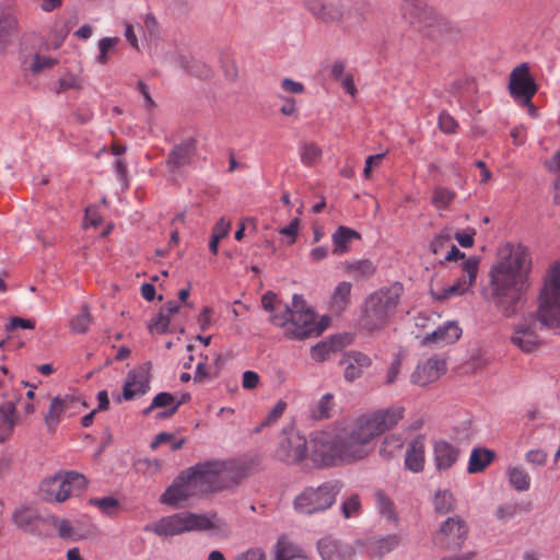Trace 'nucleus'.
Listing matches in <instances>:
<instances>
[{
	"label": "nucleus",
	"mask_w": 560,
	"mask_h": 560,
	"mask_svg": "<svg viewBox=\"0 0 560 560\" xmlns=\"http://www.w3.org/2000/svg\"><path fill=\"white\" fill-rule=\"evenodd\" d=\"M404 415L402 406H392L312 433L311 462L330 467L366 458L374 451L375 440L396 427Z\"/></svg>",
	"instance_id": "nucleus-1"
},
{
	"label": "nucleus",
	"mask_w": 560,
	"mask_h": 560,
	"mask_svg": "<svg viewBox=\"0 0 560 560\" xmlns=\"http://www.w3.org/2000/svg\"><path fill=\"white\" fill-rule=\"evenodd\" d=\"M532 257L527 247L508 244L489 270L487 292L497 311L506 318L518 314L530 287Z\"/></svg>",
	"instance_id": "nucleus-2"
},
{
	"label": "nucleus",
	"mask_w": 560,
	"mask_h": 560,
	"mask_svg": "<svg viewBox=\"0 0 560 560\" xmlns=\"http://www.w3.org/2000/svg\"><path fill=\"white\" fill-rule=\"evenodd\" d=\"M245 477V467L235 460L198 463L182 472L161 495L163 504L174 508L183 502L237 485Z\"/></svg>",
	"instance_id": "nucleus-3"
},
{
	"label": "nucleus",
	"mask_w": 560,
	"mask_h": 560,
	"mask_svg": "<svg viewBox=\"0 0 560 560\" xmlns=\"http://www.w3.org/2000/svg\"><path fill=\"white\" fill-rule=\"evenodd\" d=\"M404 288L399 282L381 288L364 301L360 317V327L369 334L383 330L395 315Z\"/></svg>",
	"instance_id": "nucleus-4"
},
{
	"label": "nucleus",
	"mask_w": 560,
	"mask_h": 560,
	"mask_svg": "<svg viewBox=\"0 0 560 560\" xmlns=\"http://www.w3.org/2000/svg\"><path fill=\"white\" fill-rule=\"evenodd\" d=\"M272 324L283 329L289 339L303 340L320 334L315 313L306 306L301 295H293L292 308L272 318Z\"/></svg>",
	"instance_id": "nucleus-5"
},
{
	"label": "nucleus",
	"mask_w": 560,
	"mask_h": 560,
	"mask_svg": "<svg viewBox=\"0 0 560 560\" xmlns=\"http://www.w3.org/2000/svg\"><path fill=\"white\" fill-rule=\"evenodd\" d=\"M88 486L84 475L74 470H59L42 480L39 498L48 503H63L78 497Z\"/></svg>",
	"instance_id": "nucleus-6"
},
{
	"label": "nucleus",
	"mask_w": 560,
	"mask_h": 560,
	"mask_svg": "<svg viewBox=\"0 0 560 560\" xmlns=\"http://www.w3.org/2000/svg\"><path fill=\"white\" fill-rule=\"evenodd\" d=\"M217 517L190 512L164 516L149 528L159 536H176L187 532H203L218 528Z\"/></svg>",
	"instance_id": "nucleus-7"
},
{
	"label": "nucleus",
	"mask_w": 560,
	"mask_h": 560,
	"mask_svg": "<svg viewBox=\"0 0 560 560\" xmlns=\"http://www.w3.org/2000/svg\"><path fill=\"white\" fill-rule=\"evenodd\" d=\"M341 490L337 480L325 481L317 487L304 488L293 500V508L298 513L312 515L330 509Z\"/></svg>",
	"instance_id": "nucleus-8"
},
{
	"label": "nucleus",
	"mask_w": 560,
	"mask_h": 560,
	"mask_svg": "<svg viewBox=\"0 0 560 560\" xmlns=\"http://www.w3.org/2000/svg\"><path fill=\"white\" fill-rule=\"evenodd\" d=\"M304 8L320 23L331 24L343 21L347 28L360 27L366 20L362 9L353 8L346 14L343 4L339 2L304 0Z\"/></svg>",
	"instance_id": "nucleus-9"
},
{
	"label": "nucleus",
	"mask_w": 560,
	"mask_h": 560,
	"mask_svg": "<svg viewBox=\"0 0 560 560\" xmlns=\"http://www.w3.org/2000/svg\"><path fill=\"white\" fill-rule=\"evenodd\" d=\"M557 268L548 272L537 310V322L549 328L560 327V280Z\"/></svg>",
	"instance_id": "nucleus-10"
},
{
	"label": "nucleus",
	"mask_w": 560,
	"mask_h": 560,
	"mask_svg": "<svg viewBox=\"0 0 560 560\" xmlns=\"http://www.w3.org/2000/svg\"><path fill=\"white\" fill-rule=\"evenodd\" d=\"M479 260L476 257H468L463 261L457 262L456 268L463 272L457 281L451 285L441 288L439 290L432 289V295L436 300H446L453 296H459L467 292L476 281L478 273Z\"/></svg>",
	"instance_id": "nucleus-11"
},
{
	"label": "nucleus",
	"mask_w": 560,
	"mask_h": 560,
	"mask_svg": "<svg viewBox=\"0 0 560 560\" xmlns=\"http://www.w3.org/2000/svg\"><path fill=\"white\" fill-rule=\"evenodd\" d=\"M538 91V85L530 75L527 63L515 67L509 78V92L518 104H529Z\"/></svg>",
	"instance_id": "nucleus-12"
},
{
	"label": "nucleus",
	"mask_w": 560,
	"mask_h": 560,
	"mask_svg": "<svg viewBox=\"0 0 560 560\" xmlns=\"http://www.w3.org/2000/svg\"><path fill=\"white\" fill-rule=\"evenodd\" d=\"M311 440L295 432L284 435L276 450V457L289 465L301 463L305 458H310Z\"/></svg>",
	"instance_id": "nucleus-13"
},
{
	"label": "nucleus",
	"mask_w": 560,
	"mask_h": 560,
	"mask_svg": "<svg viewBox=\"0 0 560 560\" xmlns=\"http://www.w3.org/2000/svg\"><path fill=\"white\" fill-rule=\"evenodd\" d=\"M467 526L459 516L448 517L434 535V544L446 549L459 548L467 536Z\"/></svg>",
	"instance_id": "nucleus-14"
},
{
	"label": "nucleus",
	"mask_w": 560,
	"mask_h": 560,
	"mask_svg": "<svg viewBox=\"0 0 560 560\" xmlns=\"http://www.w3.org/2000/svg\"><path fill=\"white\" fill-rule=\"evenodd\" d=\"M513 345L524 352H532L540 345L538 322L536 317L528 316L520 320L511 337Z\"/></svg>",
	"instance_id": "nucleus-15"
},
{
	"label": "nucleus",
	"mask_w": 560,
	"mask_h": 560,
	"mask_svg": "<svg viewBox=\"0 0 560 560\" xmlns=\"http://www.w3.org/2000/svg\"><path fill=\"white\" fill-rule=\"evenodd\" d=\"M445 372V361L438 355H433L418 363L410 380L415 385L427 386L438 381Z\"/></svg>",
	"instance_id": "nucleus-16"
},
{
	"label": "nucleus",
	"mask_w": 560,
	"mask_h": 560,
	"mask_svg": "<svg viewBox=\"0 0 560 560\" xmlns=\"http://www.w3.org/2000/svg\"><path fill=\"white\" fill-rule=\"evenodd\" d=\"M418 24L429 36L440 37L451 33L454 26L445 18L439 15L432 9L423 8L418 18L410 21Z\"/></svg>",
	"instance_id": "nucleus-17"
},
{
	"label": "nucleus",
	"mask_w": 560,
	"mask_h": 560,
	"mask_svg": "<svg viewBox=\"0 0 560 560\" xmlns=\"http://www.w3.org/2000/svg\"><path fill=\"white\" fill-rule=\"evenodd\" d=\"M452 234L448 231H442L431 242L430 249L440 262L443 261H463L468 259L465 254L452 243Z\"/></svg>",
	"instance_id": "nucleus-18"
},
{
	"label": "nucleus",
	"mask_w": 560,
	"mask_h": 560,
	"mask_svg": "<svg viewBox=\"0 0 560 560\" xmlns=\"http://www.w3.org/2000/svg\"><path fill=\"white\" fill-rule=\"evenodd\" d=\"M317 551L323 560H355L354 549L330 536L317 542Z\"/></svg>",
	"instance_id": "nucleus-19"
},
{
	"label": "nucleus",
	"mask_w": 560,
	"mask_h": 560,
	"mask_svg": "<svg viewBox=\"0 0 560 560\" xmlns=\"http://www.w3.org/2000/svg\"><path fill=\"white\" fill-rule=\"evenodd\" d=\"M127 145L120 140L113 139L110 143V155L113 158L112 168L116 176L118 189L126 190L129 187L128 164L126 161Z\"/></svg>",
	"instance_id": "nucleus-20"
},
{
	"label": "nucleus",
	"mask_w": 560,
	"mask_h": 560,
	"mask_svg": "<svg viewBox=\"0 0 560 560\" xmlns=\"http://www.w3.org/2000/svg\"><path fill=\"white\" fill-rule=\"evenodd\" d=\"M462 336V328L456 322H447L435 330L428 332L421 340L422 346L444 347L452 345Z\"/></svg>",
	"instance_id": "nucleus-21"
},
{
	"label": "nucleus",
	"mask_w": 560,
	"mask_h": 560,
	"mask_svg": "<svg viewBox=\"0 0 560 560\" xmlns=\"http://www.w3.org/2000/svg\"><path fill=\"white\" fill-rule=\"evenodd\" d=\"M149 371L144 366L129 372L124 386L122 398L132 400L144 395L149 388Z\"/></svg>",
	"instance_id": "nucleus-22"
},
{
	"label": "nucleus",
	"mask_w": 560,
	"mask_h": 560,
	"mask_svg": "<svg viewBox=\"0 0 560 560\" xmlns=\"http://www.w3.org/2000/svg\"><path fill=\"white\" fill-rule=\"evenodd\" d=\"M343 365V376L348 382L360 378L364 370L372 364V359L365 353L359 351L348 352L341 361Z\"/></svg>",
	"instance_id": "nucleus-23"
},
{
	"label": "nucleus",
	"mask_w": 560,
	"mask_h": 560,
	"mask_svg": "<svg viewBox=\"0 0 560 560\" xmlns=\"http://www.w3.org/2000/svg\"><path fill=\"white\" fill-rule=\"evenodd\" d=\"M196 140L188 138L175 145L168 154L167 166L171 171L179 170L191 163L196 154Z\"/></svg>",
	"instance_id": "nucleus-24"
},
{
	"label": "nucleus",
	"mask_w": 560,
	"mask_h": 560,
	"mask_svg": "<svg viewBox=\"0 0 560 560\" xmlns=\"http://www.w3.org/2000/svg\"><path fill=\"white\" fill-rule=\"evenodd\" d=\"M434 463L439 470L450 469L458 459L459 451L453 444L440 440L433 445Z\"/></svg>",
	"instance_id": "nucleus-25"
},
{
	"label": "nucleus",
	"mask_w": 560,
	"mask_h": 560,
	"mask_svg": "<svg viewBox=\"0 0 560 560\" xmlns=\"http://www.w3.org/2000/svg\"><path fill=\"white\" fill-rule=\"evenodd\" d=\"M424 439L417 436L410 441L405 455V466L412 472H420L424 468Z\"/></svg>",
	"instance_id": "nucleus-26"
},
{
	"label": "nucleus",
	"mask_w": 560,
	"mask_h": 560,
	"mask_svg": "<svg viewBox=\"0 0 560 560\" xmlns=\"http://www.w3.org/2000/svg\"><path fill=\"white\" fill-rule=\"evenodd\" d=\"M374 501L380 516L396 526L399 523V514L394 500L384 490L378 489L374 492Z\"/></svg>",
	"instance_id": "nucleus-27"
},
{
	"label": "nucleus",
	"mask_w": 560,
	"mask_h": 560,
	"mask_svg": "<svg viewBox=\"0 0 560 560\" xmlns=\"http://www.w3.org/2000/svg\"><path fill=\"white\" fill-rule=\"evenodd\" d=\"M351 290L352 284L348 281H341L336 285L329 301V310L332 314L340 315L350 306Z\"/></svg>",
	"instance_id": "nucleus-28"
},
{
	"label": "nucleus",
	"mask_w": 560,
	"mask_h": 560,
	"mask_svg": "<svg viewBox=\"0 0 560 560\" xmlns=\"http://www.w3.org/2000/svg\"><path fill=\"white\" fill-rule=\"evenodd\" d=\"M18 422L14 401L9 400L0 405V442H4L13 432Z\"/></svg>",
	"instance_id": "nucleus-29"
},
{
	"label": "nucleus",
	"mask_w": 560,
	"mask_h": 560,
	"mask_svg": "<svg viewBox=\"0 0 560 560\" xmlns=\"http://www.w3.org/2000/svg\"><path fill=\"white\" fill-rule=\"evenodd\" d=\"M360 234L347 226H339L331 235L332 241V254L343 255L350 250V243L353 240H360Z\"/></svg>",
	"instance_id": "nucleus-30"
},
{
	"label": "nucleus",
	"mask_w": 560,
	"mask_h": 560,
	"mask_svg": "<svg viewBox=\"0 0 560 560\" xmlns=\"http://www.w3.org/2000/svg\"><path fill=\"white\" fill-rule=\"evenodd\" d=\"M495 458V453L486 447H475L469 456L467 471L469 474L482 472Z\"/></svg>",
	"instance_id": "nucleus-31"
},
{
	"label": "nucleus",
	"mask_w": 560,
	"mask_h": 560,
	"mask_svg": "<svg viewBox=\"0 0 560 560\" xmlns=\"http://www.w3.org/2000/svg\"><path fill=\"white\" fill-rule=\"evenodd\" d=\"M400 537L396 534H389L378 538H372L368 541V551L374 557H383L398 547Z\"/></svg>",
	"instance_id": "nucleus-32"
},
{
	"label": "nucleus",
	"mask_w": 560,
	"mask_h": 560,
	"mask_svg": "<svg viewBox=\"0 0 560 560\" xmlns=\"http://www.w3.org/2000/svg\"><path fill=\"white\" fill-rule=\"evenodd\" d=\"M58 63L57 58H52L49 56L42 55L39 52H35L30 58L24 57L22 60V66L24 71L37 75L44 70H48L54 68Z\"/></svg>",
	"instance_id": "nucleus-33"
},
{
	"label": "nucleus",
	"mask_w": 560,
	"mask_h": 560,
	"mask_svg": "<svg viewBox=\"0 0 560 560\" xmlns=\"http://www.w3.org/2000/svg\"><path fill=\"white\" fill-rule=\"evenodd\" d=\"M405 445V439L399 433L386 435L380 446V455L385 459L398 456Z\"/></svg>",
	"instance_id": "nucleus-34"
},
{
	"label": "nucleus",
	"mask_w": 560,
	"mask_h": 560,
	"mask_svg": "<svg viewBox=\"0 0 560 560\" xmlns=\"http://www.w3.org/2000/svg\"><path fill=\"white\" fill-rule=\"evenodd\" d=\"M510 485L518 492L527 491L530 487L529 474L520 466L509 467L506 470Z\"/></svg>",
	"instance_id": "nucleus-35"
},
{
	"label": "nucleus",
	"mask_w": 560,
	"mask_h": 560,
	"mask_svg": "<svg viewBox=\"0 0 560 560\" xmlns=\"http://www.w3.org/2000/svg\"><path fill=\"white\" fill-rule=\"evenodd\" d=\"M376 268L369 259L355 260L345 264V272L354 279H362L372 276Z\"/></svg>",
	"instance_id": "nucleus-36"
},
{
	"label": "nucleus",
	"mask_w": 560,
	"mask_h": 560,
	"mask_svg": "<svg viewBox=\"0 0 560 560\" xmlns=\"http://www.w3.org/2000/svg\"><path fill=\"white\" fill-rule=\"evenodd\" d=\"M301 559V549L298 545L289 540L287 537H281L276 545L275 560H292Z\"/></svg>",
	"instance_id": "nucleus-37"
},
{
	"label": "nucleus",
	"mask_w": 560,
	"mask_h": 560,
	"mask_svg": "<svg viewBox=\"0 0 560 560\" xmlns=\"http://www.w3.org/2000/svg\"><path fill=\"white\" fill-rule=\"evenodd\" d=\"M63 417H67L63 406V396H57L50 401L49 409L45 415V422L49 429H55Z\"/></svg>",
	"instance_id": "nucleus-38"
},
{
	"label": "nucleus",
	"mask_w": 560,
	"mask_h": 560,
	"mask_svg": "<svg viewBox=\"0 0 560 560\" xmlns=\"http://www.w3.org/2000/svg\"><path fill=\"white\" fill-rule=\"evenodd\" d=\"M70 27L63 20L55 21L48 37L47 48L59 49L67 38Z\"/></svg>",
	"instance_id": "nucleus-39"
},
{
	"label": "nucleus",
	"mask_w": 560,
	"mask_h": 560,
	"mask_svg": "<svg viewBox=\"0 0 560 560\" xmlns=\"http://www.w3.org/2000/svg\"><path fill=\"white\" fill-rule=\"evenodd\" d=\"M83 85L84 82L80 75L66 72L59 78L55 92L60 94L67 91H80L83 89Z\"/></svg>",
	"instance_id": "nucleus-40"
},
{
	"label": "nucleus",
	"mask_w": 560,
	"mask_h": 560,
	"mask_svg": "<svg viewBox=\"0 0 560 560\" xmlns=\"http://www.w3.org/2000/svg\"><path fill=\"white\" fill-rule=\"evenodd\" d=\"M456 198V192L445 187H435L431 198L432 205L438 210H445Z\"/></svg>",
	"instance_id": "nucleus-41"
},
{
	"label": "nucleus",
	"mask_w": 560,
	"mask_h": 560,
	"mask_svg": "<svg viewBox=\"0 0 560 560\" xmlns=\"http://www.w3.org/2000/svg\"><path fill=\"white\" fill-rule=\"evenodd\" d=\"M171 407L164 415L172 416L176 412L179 407V402H175V398L170 393H160L154 398L152 404L144 410V413H149L159 407Z\"/></svg>",
	"instance_id": "nucleus-42"
},
{
	"label": "nucleus",
	"mask_w": 560,
	"mask_h": 560,
	"mask_svg": "<svg viewBox=\"0 0 560 560\" xmlns=\"http://www.w3.org/2000/svg\"><path fill=\"white\" fill-rule=\"evenodd\" d=\"M322 154V149L314 142H304L300 147V159L305 166H313L319 161Z\"/></svg>",
	"instance_id": "nucleus-43"
},
{
	"label": "nucleus",
	"mask_w": 560,
	"mask_h": 560,
	"mask_svg": "<svg viewBox=\"0 0 560 560\" xmlns=\"http://www.w3.org/2000/svg\"><path fill=\"white\" fill-rule=\"evenodd\" d=\"M261 305L264 310L270 312L269 320L272 324V318L277 315L284 314L289 307L287 304L277 300V295L272 292H267L261 298Z\"/></svg>",
	"instance_id": "nucleus-44"
},
{
	"label": "nucleus",
	"mask_w": 560,
	"mask_h": 560,
	"mask_svg": "<svg viewBox=\"0 0 560 560\" xmlns=\"http://www.w3.org/2000/svg\"><path fill=\"white\" fill-rule=\"evenodd\" d=\"M433 503L439 514H447L453 511L455 506L453 494L447 490L438 491L434 495Z\"/></svg>",
	"instance_id": "nucleus-45"
},
{
	"label": "nucleus",
	"mask_w": 560,
	"mask_h": 560,
	"mask_svg": "<svg viewBox=\"0 0 560 560\" xmlns=\"http://www.w3.org/2000/svg\"><path fill=\"white\" fill-rule=\"evenodd\" d=\"M335 407L334 395L325 394L320 397L315 408L313 409V417L315 419H328Z\"/></svg>",
	"instance_id": "nucleus-46"
},
{
	"label": "nucleus",
	"mask_w": 560,
	"mask_h": 560,
	"mask_svg": "<svg viewBox=\"0 0 560 560\" xmlns=\"http://www.w3.org/2000/svg\"><path fill=\"white\" fill-rule=\"evenodd\" d=\"M63 406L66 408V416L73 417L81 413L86 408L85 401H83L80 397H75L72 395L63 396Z\"/></svg>",
	"instance_id": "nucleus-47"
},
{
	"label": "nucleus",
	"mask_w": 560,
	"mask_h": 560,
	"mask_svg": "<svg viewBox=\"0 0 560 560\" xmlns=\"http://www.w3.org/2000/svg\"><path fill=\"white\" fill-rule=\"evenodd\" d=\"M342 514L346 518L358 516L361 511V499L354 493L347 498L341 505Z\"/></svg>",
	"instance_id": "nucleus-48"
},
{
	"label": "nucleus",
	"mask_w": 560,
	"mask_h": 560,
	"mask_svg": "<svg viewBox=\"0 0 560 560\" xmlns=\"http://www.w3.org/2000/svg\"><path fill=\"white\" fill-rule=\"evenodd\" d=\"M92 322L90 312L84 306L81 312L71 319V328L75 332H85Z\"/></svg>",
	"instance_id": "nucleus-49"
},
{
	"label": "nucleus",
	"mask_w": 560,
	"mask_h": 560,
	"mask_svg": "<svg viewBox=\"0 0 560 560\" xmlns=\"http://www.w3.org/2000/svg\"><path fill=\"white\" fill-rule=\"evenodd\" d=\"M334 351V343L330 341H322L314 346L311 350L312 359L317 362L325 361L329 353Z\"/></svg>",
	"instance_id": "nucleus-50"
},
{
	"label": "nucleus",
	"mask_w": 560,
	"mask_h": 560,
	"mask_svg": "<svg viewBox=\"0 0 560 560\" xmlns=\"http://www.w3.org/2000/svg\"><path fill=\"white\" fill-rule=\"evenodd\" d=\"M439 128L444 133H455L458 122L447 112L443 110L439 115Z\"/></svg>",
	"instance_id": "nucleus-51"
},
{
	"label": "nucleus",
	"mask_w": 560,
	"mask_h": 560,
	"mask_svg": "<svg viewBox=\"0 0 560 560\" xmlns=\"http://www.w3.org/2000/svg\"><path fill=\"white\" fill-rule=\"evenodd\" d=\"M187 73L201 79H208L212 74L211 68L202 61L192 59Z\"/></svg>",
	"instance_id": "nucleus-52"
},
{
	"label": "nucleus",
	"mask_w": 560,
	"mask_h": 560,
	"mask_svg": "<svg viewBox=\"0 0 560 560\" xmlns=\"http://www.w3.org/2000/svg\"><path fill=\"white\" fill-rule=\"evenodd\" d=\"M171 323V316H168L165 311H160L154 319H152V324L150 326L151 330L163 334L167 331L168 325Z\"/></svg>",
	"instance_id": "nucleus-53"
},
{
	"label": "nucleus",
	"mask_w": 560,
	"mask_h": 560,
	"mask_svg": "<svg viewBox=\"0 0 560 560\" xmlns=\"http://www.w3.org/2000/svg\"><path fill=\"white\" fill-rule=\"evenodd\" d=\"M103 222V218L101 212L98 211V208L95 206H90L85 209V215H84V228L88 226H98Z\"/></svg>",
	"instance_id": "nucleus-54"
},
{
	"label": "nucleus",
	"mask_w": 560,
	"mask_h": 560,
	"mask_svg": "<svg viewBox=\"0 0 560 560\" xmlns=\"http://www.w3.org/2000/svg\"><path fill=\"white\" fill-rule=\"evenodd\" d=\"M518 512V505L516 503H506L498 506L495 516L502 522H506L513 518Z\"/></svg>",
	"instance_id": "nucleus-55"
},
{
	"label": "nucleus",
	"mask_w": 560,
	"mask_h": 560,
	"mask_svg": "<svg viewBox=\"0 0 560 560\" xmlns=\"http://www.w3.org/2000/svg\"><path fill=\"white\" fill-rule=\"evenodd\" d=\"M299 228H300V219L294 218L287 226L281 228L279 230V233L282 236H287L289 238L288 244L291 245V244L295 243V241H296Z\"/></svg>",
	"instance_id": "nucleus-56"
},
{
	"label": "nucleus",
	"mask_w": 560,
	"mask_h": 560,
	"mask_svg": "<svg viewBox=\"0 0 560 560\" xmlns=\"http://www.w3.org/2000/svg\"><path fill=\"white\" fill-rule=\"evenodd\" d=\"M401 370V358L399 354L395 357V359L392 361L387 373H386V381L385 383L387 385H392L397 381V377Z\"/></svg>",
	"instance_id": "nucleus-57"
},
{
	"label": "nucleus",
	"mask_w": 560,
	"mask_h": 560,
	"mask_svg": "<svg viewBox=\"0 0 560 560\" xmlns=\"http://www.w3.org/2000/svg\"><path fill=\"white\" fill-rule=\"evenodd\" d=\"M525 459L529 464H533L536 466H544L547 462V453L539 448L529 450L525 454Z\"/></svg>",
	"instance_id": "nucleus-58"
},
{
	"label": "nucleus",
	"mask_w": 560,
	"mask_h": 560,
	"mask_svg": "<svg viewBox=\"0 0 560 560\" xmlns=\"http://www.w3.org/2000/svg\"><path fill=\"white\" fill-rule=\"evenodd\" d=\"M287 408V404L283 400H279L276 406L270 410L266 420L262 422L264 425L276 422L283 415Z\"/></svg>",
	"instance_id": "nucleus-59"
},
{
	"label": "nucleus",
	"mask_w": 560,
	"mask_h": 560,
	"mask_svg": "<svg viewBox=\"0 0 560 560\" xmlns=\"http://www.w3.org/2000/svg\"><path fill=\"white\" fill-rule=\"evenodd\" d=\"M281 88L284 92L291 94H302L305 91V88L301 82L293 81L289 78L281 80Z\"/></svg>",
	"instance_id": "nucleus-60"
},
{
	"label": "nucleus",
	"mask_w": 560,
	"mask_h": 560,
	"mask_svg": "<svg viewBox=\"0 0 560 560\" xmlns=\"http://www.w3.org/2000/svg\"><path fill=\"white\" fill-rule=\"evenodd\" d=\"M259 375L254 371H245L243 373L242 386L245 389H255L259 384Z\"/></svg>",
	"instance_id": "nucleus-61"
},
{
	"label": "nucleus",
	"mask_w": 560,
	"mask_h": 560,
	"mask_svg": "<svg viewBox=\"0 0 560 560\" xmlns=\"http://www.w3.org/2000/svg\"><path fill=\"white\" fill-rule=\"evenodd\" d=\"M230 229V221H226L224 218H221L213 226L212 236H218V238L222 240L229 234Z\"/></svg>",
	"instance_id": "nucleus-62"
},
{
	"label": "nucleus",
	"mask_w": 560,
	"mask_h": 560,
	"mask_svg": "<svg viewBox=\"0 0 560 560\" xmlns=\"http://www.w3.org/2000/svg\"><path fill=\"white\" fill-rule=\"evenodd\" d=\"M212 323V308L206 306L202 308L201 313L198 316V324L202 331H206L210 328Z\"/></svg>",
	"instance_id": "nucleus-63"
},
{
	"label": "nucleus",
	"mask_w": 560,
	"mask_h": 560,
	"mask_svg": "<svg viewBox=\"0 0 560 560\" xmlns=\"http://www.w3.org/2000/svg\"><path fill=\"white\" fill-rule=\"evenodd\" d=\"M235 560H266V557L260 549H249L238 555Z\"/></svg>",
	"instance_id": "nucleus-64"
}]
</instances>
